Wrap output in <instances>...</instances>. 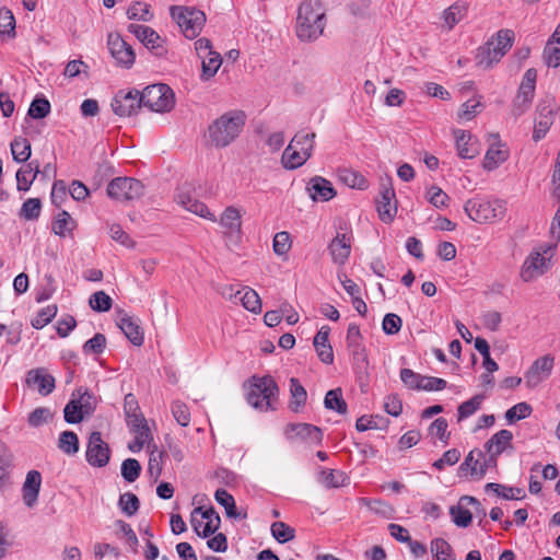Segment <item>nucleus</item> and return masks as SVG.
Here are the masks:
<instances>
[{
    "label": "nucleus",
    "mask_w": 560,
    "mask_h": 560,
    "mask_svg": "<svg viewBox=\"0 0 560 560\" xmlns=\"http://www.w3.org/2000/svg\"><path fill=\"white\" fill-rule=\"evenodd\" d=\"M118 327L132 345L139 347L143 343V331L137 319L124 314L118 319Z\"/></svg>",
    "instance_id": "5701e85b"
},
{
    "label": "nucleus",
    "mask_w": 560,
    "mask_h": 560,
    "mask_svg": "<svg viewBox=\"0 0 560 560\" xmlns=\"http://www.w3.org/2000/svg\"><path fill=\"white\" fill-rule=\"evenodd\" d=\"M11 153L15 162H26L31 156L30 141L22 137L14 138L11 142Z\"/></svg>",
    "instance_id": "4c0bfd02"
},
{
    "label": "nucleus",
    "mask_w": 560,
    "mask_h": 560,
    "mask_svg": "<svg viewBox=\"0 0 560 560\" xmlns=\"http://www.w3.org/2000/svg\"><path fill=\"white\" fill-rule=\"evenodd\" d=\"M238 302L249 312L258 314L261 312V300L258 293L250 288H243Z\"/></svg>",
    "instance_id": "f704fd0d"
},
{
    "label": "nucleus",
    "mask_w": 560,
    "mask_h": 560,
    "mask_svg": "<svg viewBox=\"0 0 560 560\" xmlns=\"http://www.w3.org/2000/svg\"><path fill=\"white\" fill-rule=\"evenodd\" d=\"M485 457L483 452L475 448L468 453L458 467V476H468L478 479L479 462Z\"/></svg>",
    "instance_id": "cd10ccee"
},
{
    "label": "nucleus",
    "mask_w": 560,
    "mask_h": 560,
    "mask_svg": "<svg viewBox=\"0 0 560 560\" xmlns=\"http://www.w3.org/2000/svg\"><path fill=\"white\" fill-rule=\"evenodd\" d=\"M106 347V337L105 335L97 332L91 339L84 342L83 352L84 353H94L101 354Z\"/></svg>",
    "instance_id": "69168bd1"
},
{
    "label": "nucleus",
    "mask_w": 560,
    "mask_h": 560,
    "mask_svg": "<svg viewBox=\"0 0 560 560\" xmlns=\"http://www.w3.org/2000/svg\"><path fill=\"white\" fill-rule=\"evenodd\" d=\"M542 58L548 67L557 68L560 65V45L547 43Z\"/></svg>",
    "instance_id": "774afa93"
},
{
    "label": "nucleus",
    "mask_w": 560,
    "mask_h": 560,
    "mask_svg": "<svg viewBox=\"0 0 560 560\" xmlns=\"http://www.w3.org/2000/svg\"><path fill=\"white\" fill-rule=\"evenodd\" d=\"M42 210V201L39 198H28L22 205L19 215L25 220H36Z\"/></svg>",
    "instance_id": "de8ad7c7"
},
{
    "label": "nucleus",
    "mask_w": 560,
    "mask_h": 560,
    "mask_svg": "<svg viewBox=\"0 0 560 560\" xmlns=\"http://www.w3.org/2000/svg\"><path fill=\"white\" fill-rule=\"evenodd\" d=\"M74 228V221L70 217V214L67 211H61L54 224H52V231L55 234L59 236H66L67 233H70Z\"/></svg>",
    "instance_id": "49530a36"
},
{
    "label": "nucleus",
    "mask_w": 560,
    "mask_h": 560,
    "mask_svg": "<svg viewBox=\"0 0 560 560\" xmlns=\"http://www.w3.org/2000/svg\"><path fill=\"white\" fill-rule=\"evenodd\" d=\"M89 304L93 311L107 312L112 307L113 300L104 291H97L90 296Z\"/></svg>",
    "instance_id": "13d9d810"
},
{
    "label": "nucleus",
    "mask_w": 560,
    "mask_h": 560,
    "mask_svg": "<svg viewBox=\"0 0 560 560\" xmlns=\"http://www.w3.org/2000/svg\"><path fill=\"white\" fill-rule=\"evenodd\" d=\"M431 552L435 560H454L452 548L443 538H435L431 541Z\"/></svg>",
    "instance_id": "8fccbe9b"
},
{
    "label": "nucleus",
    "mask_w": 560,
    "mask_h": 560,
    "mask_svg": "<svg viewBox=\"0 0 560 560\" xmlns=\"http://www.w3.org/2000/svg\"><path fill=\"white\" fill-rule=\"evenodd\" d=\"M512 432L510 430L502 429L486 442V452L488 454L501 455L506 448L512 446Z\"/></svg>",
    "instance_id": "393cba45"
},
{
    "label": "nucleus",
    "mask_w": 560,
    "mask_h": 560,
    "mask_svg": "<svg viewBox=\"0 0 560 560\" xmlns=\"http://www.w3.org/2000/svg\"><path fill=\"white\" fill-rule=\"evenodd\" d=\"M284 434L291 441L300 439L310 443L320 444L323 440L322 430L310 423H290L285 427Z\"/></svg>",
    "instance_id": "4468645a"
},
{
    "label": "nucleus",
    "mask_w": 560,
    "mask_h": 560,
    "mask_svg": "<svg viewBox=\"0 0 560 560\" xmlns=\"http://www.w3.org/2000/svg\"><path fill=\"white\" fill-rule=\"evenodd\" d=\"M270 529L273 538L280 544L290 541L295 537L294 528H292L284 522L279 521L272 523Z\"/></svg>",
    "instance_id": "37998d69"
},
{
    "label": "nucleus",
    "mask_w": 560,
    "mask_h": 560,
    "mask_svg": "<svg viewBox=\"0 0 560 560\" xmlns=\"http://www.w3.org/2000/svg\"><path fill=\"white\" fill-rule=\"evenodd\" d=\"M139 96L141 105L152 112H168L174 106L173 91L163 83L147 86Z\"/></svg>",
    "instance_id": "0eeeda50"
},
{
    "label": "nucleus",
    "mask_w": 560,
    "mask_h": 560,
    "mask_svg": "<svg viewBox=\"0 0 560 560\" xmlns=\"http://www.w3.org/2000/svg\"><path fill=\"white\" fill-rule=\"evenodd\" d=\"M50 113V103L45 97H35L30 105L28 116L33 119L45 118Z\"/></svg>",
    "instance_id": "3c124183"
},
{
    "label": "nucleus",
    "mask_w": 560,
    "mask_h": 560,
    "mask_svg": "<svg viewBox=\"0 0 560 560\" xmlns=\"http://www.w3.org/2000/svg\"><path fill=\"white\" fill-rule=\"evenodd\" d=\"M215 501L225 509L228 517L231 518H246V512H238L235 505V500L225 489H218L214 493Z\"/></svg>",
    "instance_id": "7c9ffc66"
},
{
    "label": "nucleus",
    "mask_w": 560,
    "mask_h": 560,
    "mask_svg": "<svg viewBox=\"0 0 560 560\" xmlns=\"http://www.w3.org/2000/svg\"><path fill=\"white\" fill-rule=\"evenodd\" d=\"M39 173V163L35 160L28 162L25 167L20 168L16 172L18 190L27 191Z\"/></svg>",
    "instance_id": "bb28decb"
},
{
    "label": "nucleus",
    "mask_w": 560,
    "mask_h": 560,
    "mask_svg": "<svg viewBox=\"0 0 560 560\" xmlns=\"http://www.w3.org/2000/svg\"><path fill=\"white\" fill-rule=\"evenodd\" d=\"M532 411L533 409L529 404L518 402L505 412V418L510 423H513L517 420L527 418Z\"/></svg>",
    "instance_id": "052dcab7"
},
{
    "label": "nucleus",
    "mask_w": 560,
    "mask_h": 560,
    "mask_svg": "<svg viewBox=\"0 0 560 560\" xmlns=\"http://www.w3.org/2000/svg\"><path fill=\"white\" fill-rule=\"evenodd\" d=\"M340 179L349 187L357 189H366L369 187L366 178L359 172L343 170L340 173Z\"/></svg>",
    "instance_id": "a19ab883"
},
{
    "label": "nucleus",
    "mask_w": 560,
    "mask_h": 560,
    "mask_svg": "<svg viewBox=\"0 0 560 560\" xmlns=\"http://www.w3.org/2000/svg\"><path fill=\"white\" fill-rule=\"evenodd\" d=\"M58 447L68 455L78 453V435L72 431H63L59 436Z\"/></svg>",
    "instance_id": "79ce46f5"
},
{
    "label": "nucleus",
    "mask_w": 560,
    "mask_h": 560,
    "mask_svg": "<svg viewBox=\"0 0 560 560\" xmlns=\"http://www.w3.org/2000/svg\"><path fill=\"white\" fill-rule=\"evenodd\" d=\"M220 225L225 229V234L241 235L242 232V214L240 210L233 206L226 207L221 214Z\"/></svg>",
    "instance_id": "4be33fe9"
},
{
    "label": "nucleus",
    "mask_w": 560,
    "mask_h": 560,
    "mask_svg": "<svg viewBox=\"0 0 560 560\" xmlns=\"http://www.w3.org/2000/svg\"><path fill=\"white\" fill-rule=\"evenodd\" d=\"M486 490H491L506 500H521L525 498V491L522 488L506 487L495 482L487 483Z\"/></svg>",
    "instance_id": "c9c22d12"
},
{
    "label": "nucleus",
    "mask_w": 560,
    "mask_h": 560,
    "mask_svg": "<svg viewBox=\"0 0 560 560\" xmlns=\"http://www.w3.org/2000/svg\"><path fill=\"white\" fill-rule=\"evenodd\" d=\"M0 34L8 37L15 36V19L13 13L7 9H0Z\"/></svg>",
    "instance_id": "09e8293b"
},
{
    "label": "nucleus",
    "mask_w": 560,
    "mask_h": 560,
    "mask_svg": "<svg viewBox=\"0 0 560 560\" xmlns=\"http://www.w3.org/2000/svg\"><path fill=\"white\" fill-rule=\"evenodd\" d=\"M65 420L68 423H79L83 420L85 412L81 405L77 401V398H72L63 409Z\"/></svg>",
    "instance_id": "603ef678"
},
{
    "label": "nucleus",
    "mask_w": 560,
    "mask_h": 560,
    "mask_svg": "<svg viewBox=\"0 0 560 560\" xmlns=\"http://www.w3.org/2000/svg\"><path fill=\"white\" fill-rule=\"evenodd\" d=\"M246 401L259 411H275L279 405V386L270 375L248 380Z\"/></svg>",
    "instance_id": "f257e3e1"
},
{
    "label": "nucleus",
    "mask_w": 560,
    "mask_h": 560,
    "mask_svg": "<svg viewBox=\"0 0 560 560\" xmlns=\"http://www.w3.org/2000/svg\"><path fill=\"white\" fill-rule=\"evenodd\" d=\"M551 115L552 110L549 109L546 115L541 114V119L535 124L533 131V140L535 142L541 140L547 135L548 130L552 125Z\"/></svg>",
    "instance_id": "0e129e2a"
},
{
    "label": "nucleus",
    "mask_w": 560,
    "mask_h": 560,
    "mask_svg": "<svg viewBox=\"0 0 560 560\" xmlns=\"http://www.w3.org/2000/svg\"><path fill=\"white\" fill-rule=\"evenodd\" d=\"M329 252L334 262L343 265L349 258L351 252L350 240L346 237V234H337L330 242Z\"/></svg>",
    "instance_id": "b1692460"
},
{
    "label": "nucleus",
    "mask_w": 560,
    "mask_h": 560,
    "mask_svg": "<svg viewBox=\"0 0 560 560\" xmlns=\"http://www.w3.org/2000/svg\"><path fill=\"white\" fill-rule=\"evenodd\" d=\"M174 419L182 427H187L190 422V411L187 405L180 400H175L171 407Z\"/></svg>",
    "instance_id": "e2e57ef3"
},
{
    "label": "nucleus",
    "mask_w": 560,
    "mask_h": 560,
    "mask_svg": "<svg viewBox=\"0 0 560 560\" xmlns=\"http://www.w3.org/2000/svg\"><path fill=\"white\" fill-rule=\"evenodd\" d=\"M143 184L132 177H116L107 186V195L117 201H130L143 195Z\"/></svg>",
    "instance_id": "6e6552de"
},
{
    "label": "nucleus",
    "mask_w": 560,
    "mask_h": 560,
    "mask_svg": "<svg viewBox=\"0 0 560 560\" xmlns=\"http://www.w3.org/2000/svg\"><path fill=\"white\" fill-rule=\"evenodd\" d=\"M128 31L133 34L147 48L155 55L163 54L161 36L151 27L141 24H129Z\"/></svg>",
    "instance_id": "2eb2a0df"
},
{
    "label": "nucleus",
    "mask_w": 560,
    "mask_h": 560,
    "mask_svg": "<svg viewBox=\"0 0 560 560\" xmlns=\"http://www.w3.org/2000/svg\"><path fill=\"white\" fill-rule=\"evenodd\" d=\"M537 71L534 68H529L523 75L522 82L518 86L517 94L523 98H528L533 102L536 89Z\"/></svg>",
    "instance_id": "72a5a7b5"
},
{
    "label": "nucleus",
    "mask_w": 560,
    "mask_h": 560,
    "mask_svg": "<svg viewBox=\"0 0 560 560\" xmlns=\"http://www.w3.org/2000/svg\"><path fill=\"white\" fill-rule=\"evenodd\" d=\"M26 384L36 386L40 395L47 396L55 389V377L44 368L33 369L27 373Z\"/></svg>",
    "instance_id": "f3484780"
},
{
    "label": "nucleus",
    "mask_w": 560,
    "mask_h": 560,
    "mask_svg": "<svg viewBox=\"0 0 560 560\" xmlns=\"http://www.w3.org/2000/svg\"><path fill=\"white\" fill-rule=\"evenodd\" d=\"M482 400H483L482 395H475L472 398L460 404L457 409L458 421L466 419V418L470 417L471 415H474L480 408Z\"/></svg>",
    "instance_id": "6e6d98bb"
},
{
    "label": "nucleus",
    "mask_w": 560,
    "mask_h": 560,
    "mask_svg": "<svg viewBox=\"0 0 560 560\" xmlns=\"http://www.w3.org/2000/svg\"><path fill=\"white\" fill-rule=\"evenodd\" d=\"M198 516H201V518H205L206 522L209 520H215V518L220 517L213 506H210L207 509L203 506L195 508L190 515V524L195 532H198V528H200V523H199Z\"/></svg>",
    "instance_id": "864d4df0"
},
{
    "label": "nucleus",
    "mask_w": 560,
    "mask_h": 560,
    "mask_svg": "<svg viewBox=\"0 0 560 560\" xmlns=\"http://www.w3.org/2000/svg\"><path fill=\"white\" fill-rule=\"evenodd\" d=\"M555 357L546 354L536 359L525 373V384L528 388L537 387L541 382L547 380L553 369Z\"/></svg>",
    "instance_id": "1a4fd4ad"
},
{
    "label": "nucleus",
    "mask_w": 560,
    "mask_h": 560,
    "mask_svg": "<svg viewBox=\"0 0 560 560\" xmlns=\"http://www.w3.org/2000/svg\"><path fill=\"white\" fill-rule=\"evenodd\" d=\"M141 106L139 91L137 90L128 92L118 91L112 102L114 113L120 117H129L137 114Z\"/></svg>",
    "instance_id": "9b49d317"
},
{
    "label": "nucleus",
    "mask_w": 560,
    "mask_h": 560,
    "mask_svg": "<svg viewBox=\"0 0 560 560\" xmlns=\"http://www.w3.org/2000/svg\"><path fill=\"white\" fill-rule=\"evenodd\" d=\"M108 49L118 65L130 68L135 62V51L119 34H109L107 39Z\"/></svg>",
    "instance_id": "f8f14e48"
},
{
    "label": "nucleus",
    "mask_w": 560,
    "mask_h": 560,
    "mask_svg": "<svg viewBox=\"0 0 560 560\" xmlns=\"http://www.w3.org/2000/svg\"><path fill=\"white\" fill-rule=\"evenodd\" d=\"M307 399V392L300 381L295 377L290 378V401L288 408L299 413L303 410Z\"/></svg>",
    "instance_id": "a878e982"
},
{
    "label": "nucleus",
    "mask_w": 560,
    "mask_h": 560,
    "mask_svg": "<svg viewBox=\"0 0 560 560\" xmlns=\"http://www.w3.org/2000/svg\"><path fill=\"white\" fill-rule=\"evenodd\" d=\"M72 396L77 398V401L81 405L86 416L91 415L95 410V398L88 389L82 392V389L79 388L72 394Z\"/></svg>",
    "instance_id": "680f3d73"
},
{
    "label": "nucleus",
    "mask_w": 560,
    "mask_h": 560,
    "mask_svg": "<svg viewBox=\"0 0 560 560\" xmlns=\"http://www.w3.org/2000/svg\"><path fill=\"white\" fill-rule=\"evenodd\" d=\"M467 13V7L463 3H454L443 12L444 24L451 31Z\"/></svg>",
    "instance_id": "e433bc0d"
},
{
    "label": "nucleus",
    "mask_w": 560,
    "mask_h": 560,
    "mask_svg": "<svg viewBox=\"0 0 560 560\" xmlns=\"http://www.w3.org/2000/svg\"><path fill=\"white\" fill-rule=\"evenodd\" d=\"M494 40H488L485 45L477 49L476 63L482 69L492 68V66L501 60V58H494Z\"/></svg>",
    "instance_id": "473e14b6"
},
{
    "label": "nucleus",
    "mask_w": 560,
    "mask_h": 560,
    "mask_svg": "<svg viewBox=\"0 0 560 560\" xmlns=\"http://www.w3.org/2000/svg\"><path fill=\"white\" fill-rule=\"evenodd\" d=\"M201 60V80L208 81L218 72L222 63V58L219 52L214 51L213 54L209 55L207 58Z\"/></svg>",
    "instance_id": "ea45409f"
},
{
    "label": "nucleus",
    "mask_w": 560,
    "mask_h": 560,
    "mask_svg": "<svg viewBox=\"0 0 560 560\" xmlns=\"http://www.w3.org/2000/svg\"><path fill=\"white\" fill-rule=\"evenodd\" d=\"M360 502L362 504H364L365 506H368L374 513L380 514L386 518H390L394 515V512H395L394 508L383 500H380V499L371 500L368 498H361Z\"/></svg>",
    "instance_id": "c03bdc74"
},
{
    "label": "nucleus",
    "mask_w": 560,
    "mask_h": 560,
    "mask_svg": "<svg viewBox=\"0 0 560 560\" xmlns=\"http://www.w3.org/2000/svg\"><path fill=\"white\" fill-rule=\"evenodd\" d=\"M175 200L187 211L213 222L217 221L214 214L209 211L208 207L203 202L192 198L189 185L185 184L177 189Z\"/></svg>",
    "instance_id": "ddd939ff"
},
{
    "label": "nucleus",
    "mask_w": 560,
    "mask_h": 560,
    "mask_svg": "<svg viewBox=\"0 0 560 560\" xmlns=\"http://www.w3.org/2000/svg\"><path fill=\"white\" fill-rule=\"evenodd\" d=\"M141 472V466L135 458H127L121 464V476L128 482L136 481Z\"/></svg>",
    "instance_id": "bf43d9fd"
},
{
    "label": "nucleus",
    "mask_w": 560,
    "mask_h": 560,
    "mask_svg": "<svg viewBox=\"0 0 560 560\" xmlns=\"http://www.w3.org/2000/svg\"><path fill=\"white\" fill-rule=\"evenodd\" d=\"M307 190L313 200L328 201L336 196L331 183L320 176H315L310 180Z\"/></svg>",
    "instance_id": "6ab92c4d"
},
{
    "label": "nucleus",
    "mask_w": 560,
    "mask_h": 560,
    "mask_svg": "<svg viewBox=\"0 0 560 560\" xmlns=\"http://www.w3.org/2000/svg\"><path fill=\"white\" fill-rule=\"evenodd\" d=\"M118 505L127 516H132L138 512L140 501L135 493L126 492L120 495Z\"/></svg>",
    "instance_id": "5fc2aeb1"
},
{
    "label": "nucleus",
    "mask_w": 560,
    "mask_h": 560,
    "mask_svg": "<svg viewBox=\"0 0 560 560\" xmlns=\"http://www.w3.org/2000/svg\"><path fill=\"white\" fill-rule=\"evenodd\" d=\"M428 200L435 208L447 207L450 197L438 186H431L427 191Z\"/></svg>",
    "instance_id": "338daca9"
},
{
    "label": "nucleus",
    "mask_w": 560,
    "mask_h": 560,
    "mask_svg": "<svg viewBox=\"0 0 560 560\" xmlns=\"http://www.w3.org/2000/svg\"><path fill=\"white\" fill-rule=\"evenodd\" d=\"M244 124L245 116L242 112H228L209 125L208 141L215 148H225L238 137Z\"/></svg>",
    "instance_id": "f03ea898"
},
{
    "label": "nucleus",
    "mask_w": 560,
    "mask_h": 560,
    "mask_svg": "<svg viewBox=\"0 0 560 560\" xmlns=\"http://www.w3.org/2000/svg\"><path fill=\"white\" fill-rule=\"evenodd\" d=\"M346 476L342 471L323 469L319 474V482L327 488H338L343 485Z\"/></svg>",
    "instance_id": "a18cd8bd"
},
{
    "label": "nucleus",
    "mask_w": 560,
    "mask_h": 560,
    "mask_svg": "<svg viewBox=\"0 0 560 560\" xmlns=\"http://www.w3.org/2000/svg\"><path fill=\"white\" fill-rule=\"evenodd\" d=\"M170 11L185 37L192 39L200 34L206 23V14L202 11L182 5H173Z\"/></svg>",
    "instance_id": "423d86ee"
},
{
    "label": "nucleus",
    "mask_w": 560,
    "mask_h": 560,
    "mask_svg": "<svg viewBox=\"0 0 560 560\" xmlns=\"http://www.w3.org/2000/svg\"><path fill=\"white\" fill-rule=\"evenodd\" d=\"M42 485V476L37 470H30L26 475V479L23 485V500L24 503L32 508L38 498L39 489Z\"/></svg>",
    "instance_id": "412c9836"
},
{
    "label": "nucleus",
    "mask_w": 560,
    "mask_h": 560,
    "mask_svg": "<svg viewBox=\"0 0 560 560\" xmlns=\"http://www.w3.org/2000/svg\"><path fill=\"white\" fill-rule=\"evenodd\" d=\"M86 460L93 467H104L109 462L110 451L101 432H92L86 447Z\"/></svg>",
    "instance_id": "9d476101"
},
{
    "label": "nucleus",
    "mask_w": 560,
    "mask_h": 560,
    "mask_svg": "<svg viewBox=\"0 0 560 560\" xmlns=\"http://www.w3.org/2000/svg\"><path fill=\"white\" fill-rule=\"evenodd\" d=\"M324 405L327 409L336 410L340 415L347 412V402L342 398L340 388L330 389L326 393Z\"/></svg>",
    "instance_id": "58836bf2"
},
{
    "label": "nucleus",
    "mask_w": 560,
    "mask_h": 560,
    "mask_svg": "<svg viewBox=\"0 0 560 560\" xmlns=\"http://www.w3.org/2000/svg\"><path fill=\"white\" fill-rule=\"evenodd\" d=\"M310 147L296 149L295 144H289L281 156V163L287 170H295L310 159Z\"/></svg>",
    "instance_id": "a211bd4d"
},
{
    "label": "nucleus",
    "mask_w": 560,
    "mask_h": 560,
    "mask_svg": "<svg viewBox=\"0 0 560 560\" xmlns=\"http://www.w3.org/2000/svg\"><path fill=\"white\" fill-rule=\"evenodd\" d=\"M126 421L129 428L139 427V423L147 421L140 411L138 401L132 394H127L124 399Z\"/></svg>",
    "instance_id": "c85d7f7f"
},
{
    "label": "nucleus",
    "mask_w": 560,
    "mask_h": 560,
    "mask_svg": "<svg viewBox=\"0 0 560 560\" xmlns=\"http://www.w3.org/2000/svg\"><path fill=\"white\" fill-rule=\"evenodd\" d=\"M397 201L394 188L383 185L381 198L377 200V212L384 223H390L397 213Z\"/></svg>",
    "instance_id": "dca6fc26"
},
{
    "label": "nucleus",
    "mask_w": 560,
    "mask_h": 560,
    "mask_svg": "<svg viewBox=\"0 0 560 560\" xmlns=\"http://www.w3.org/2000/svg\"><path fill=\"white\" fill-rule=\"evenodd\" d=\"M499 140V135L493 136ZM502 144L498 141V144L490 147L486 153L483 167L488 171L497 168L501 163L505 162L509 158V151L501 149Z\"/></svg>",
    "instance_id": "c756f323"
},
{
    "label": "nucleus",
    "mask_w": 560,
    "mask_h": 560,
    "mask_svg": "<svg viewBox=\"0 0 560 560\" xmlns=\"http://www.w3.org/2000/svg\"><path fill=\"white\" fill-rule=\"evenodd\" d=\"M489 40H494V58H502L508 50L512 47L514 40V33L511 30L503 28L500 30L494 36H492Z\"/></svg>",
    "instance_id": "2f4dec72"
},
{
    "label": "nucleus",
    "mask_w": 560,
    "mask_h": 560,
    "mask_svg": "<svg viewBox=\"0 0 560 560\" xmlns=\"http://www.w3.org/2000/svg\"><path fill=\"white\" fill-rule=\"evenodd\" d=\"M556 244H546L532 252L521 268V278L530 282L550 268V259L555 255Z\"/></svg>",
    "instance_id": "39448f33"
},
{
    "label": "nucleus",
    "mask_w": 560,
    "mask_h": 560,
    "mask_svg": "<svg viewBox=\"0 0 560 560\" xmlns=\"http://www.w3.org/2000/svg\"><path fill=\"white\" fill-rule=\"evenodd\" d=\"M325 11L319 0H308L300 4L296 18V34L302 40H313L323 34Z\"/></svg>",
    "instance_id": "7ed1b4c3"
},
{
    "label": "nucleus",
    "mask_w": 560,
    "mask_h": 560,
    "mask_svg": "<svg viewBox=\"0 0 560 560\" xmlns=\"http://www.w3.org/2000/svg\"><path fill=\"white\" fill-rule=\"evenodd\" d=\"M464 210L472 221L482 224L502 220L506 207L501 199L476 197L466 201Z\"/></svg>",
    "instance_id": "20e7f679"
},
{
    "label": "nucleus",
    "mask_w": 560,
    "mask_h": 560,
    "mask_svg": "<svg viewBox=\"0 0 560 560\" xmlns=\"http://www.w3.org/2000/svg\"><path fill=\"white\" fill-rule=\"evenodd\" d=\"M57 305H48L42 308L35 318L32 319L31 324L35 329H42L48 325L57 314Z\"/></svg>",
    "instance_id": "4d7b16f0"
},
{
    "label": "nucleus",
    "mask_w": 560,
    "mask_h": 560,
    "mask_svg": "<svg viewBox=\"0 0 560 560\" xmlns=\"http://www.w3.org/2000/svg\"><path fill=\"white\" fill-rule=\"evenodd\" d=\"M458 155L463 159H472L479 154V147L471 135L465 130L454 131Z\"/></svg>",
    "instance_id": "aec40b11"
}]
</instances>
